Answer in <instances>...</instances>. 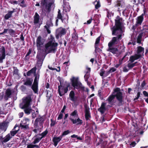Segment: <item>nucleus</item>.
<instances>
[{
    "label": "nucleus",
    "mask_w": 148,
    "mask_h": 148,
    "mask_svg": "<svg viewBox=\"0 0 148 148\" xmlns=\"http://www.w3.org/2000/svg\"><path fill=\"white\" fill-rule=\"evenodd\" d=\"M144 52V48L141 46H139L137 47V54H140V53H142L143 54Z\"/></svg>",
    "instance_id": "nucleus-26"
},
{
    "label": "nucleus",
    "mask_w": 148,
    "mask_h": 148,
    "mask_svg": "<svg viewBox=\"0 0 148 148\" xmlns=\"http://www.w3.org/2000/svg\"><path fill=\"white\" fill-rule=\"evenodd\" d=\"M9 33L10 35H14L15 32L14 30H13L12 29H10L8 30Z\"/></svg>",
    "instance_id": "nucleus-45"
},
{
    "label": "nucleus",
    "mask_w": 148,
    "mask_h": 148,
    "mask_svg": "<svg viewBox=\"0 0 148 148\" xmlns=\"http://www.w3.org/2000/svg\"><path fill=\"white\" fill-rule=\"evenodd\" d=\"M48 68L49 69L52 70H56L57 72H60V67L59 66H58V68L59 69V70H57L56 68H53L52 67H49V66H48Z\"/></svg>",
    "instance_id": "nucleus-48"
},
{
    "label": "nucleus",
    "mask_w": 148,
    "mask_h": 148,
    "mask_svg": "<svg viewBox=\"0 0 148 148\" xmlns=\"http://www.w3.org/2000/svg\"><path fill=\"white\" fill-rule=\"evenodd\" d=\"M44 27L46 30L47 33L48 34H50L51 33V32L50 30H49V28L50 27H48L47 26V25L45 26Z\"/></svg>",
    "instance_id": "nucleus-54"
},
{
    "label": "nucleus",
    "mask_w": 148,
    "mask_h": 148,
    "mask_svg": "<svg viewBox=\"0 0 148 148\" xmlns=\"http://www.w3.org/2000/svg\"><path fill=\"white\" fill-rule=\"evenodd\" d=\"M71 81L72 86L74 88L80 89L83 91L84 90V87L83 86L82 83L79 81L78 77H73L71 79Z\"/></svg>",
    "instance_id": "nucleus-6"
},
{
    "label": "nucleus",
    "mask_w": 148,
    "mask_h": 148,
    "mask_svg": "<svg viewBox=\"0 0 148 148\" xmlns=\"http://www.w3.org/2000/svg\"><path fill=\"white\" fill-rule=\"evenodd\" d=\"M85 108V116L86 121L90 120V118H91L90 113V108L88 105L85 104L84 105Z\"/></svg>",
    "instance_id": "nucleus-13"
},
{
    "label": "nucleus",
    "mask_w": 148,
    "mask_h": 148,
    "mask_svg": "<svg viewBox=\"0 0 148 148\" xmlns=\"http://www.w3.org/2000/svg\"><path fill=\"white\" fill-rule=\"evenodd\" d=\"M29 119H28L25 118L22 121L21 123H20V124H22L23 125H29Z\"/></svg>",
    "instance_id": "nucleus-33"
},
{
    "label": "nucleus",
    "mask_w": 148,
    "mask_h": 148,
    "mask_svg": "<svg viewBox=\"0 0 148 148\" xmlns=\"http://www.w3.org/2000/svg\"><path fill=\"white\" fill-rule=\"evenodd\" d=\"M146 83L145 80L143 81L141 83V86L142 88H143L146 85Z\"/></svg>",
    "instance_id": "nucleus-60"
},
{
    "label": "nucleus",
    "mask_w": 148,
    "mask_h": 148,
    "mask_svg": "<svg viewBox=\"0 0 148 148\" xmlns=\"http://www.w3.org/2000/svg\"><path fill=\"white\" fill-rule=\"evenodd\" d=\"M40 19V16L39 14L36 12L35 13V15L34 16V22L35 24L38 23L39 22Z\"/></svg>",
    "instance_id": "nucleus-25"
},
{
    "label": "nucleus",
    "mask_w": 148,
    "mask_h": 148,
    "mask_svg": "<svg viewBox=\"0 0 148 148\" xmlns=\"http://www.w3.org/2000/svg\"><path fill=\"white\" fill-rule=\"evenodd\" d=\"M71 115L74 117L78 116L77 111V110H74L72 113H71Z\"/></svg>",
    "instance_id": "nucleus-46"
},
{
    "label": "nucleus",
    "mask_w": 148,
    "mask_h": 148,
    "mask_svg": "<svg viewBox=\"0 0 148 148\" xmlns=\"http://www.w3.org/2000/svg\"><path fill=\"white\" fill-rule=\"evenodd\" d=\"M13 75L14 74L18 75V70L17 69V67H13Z\"/></svg>",
    "instance_id": "nucleus-40"
},
{
    "label": "nucleus",
    "mask_w": 148,
    "mask_h": 148,
    "mask_svg": "<svg viewBox=\"0 0 148 148\" xmlns=\"http://www.w3.org/2000/svg\"><path fill=\"white\" fill-rule=\"evenodd\" d=\"M37 62L36 66L40 68H41L42 66L44 58H43V55L41 54H38L36 56Z\"/></svg>",
    "instance_id": "nucleus-12"
},
{
    "label": "nucleus",
    "mask_w": 148,
    "mask_h": 148,
    "mask_svg": "<svg viewBox=\"0 0 148 148\" xmlns=\"http://www.w3.org/2000/svg\"><path fill=\"white\" fill-rule=\"evenodd\" d=\"M13 12L12 11H8V13L6 14L4 16V18L5 20H8L10 18L12 17Z\"/></svg>",
    "instance_id": "nucleus-27"
},
{
    "label": "nucleus",
    "mask_w": 148,
    "mask_h": 148,
    "mask_svg": "<svg viewBox=\"0 0 148 148\" xmlns=\"http://www.w3.org/2000/svg\"><path fill=\"white\" fill-rule=\"evenodd\" d=\"M20 36H21V37H20V39L22 41H23V45H24V43L25 42V41H24V37H23V33H22L20 35Z\"/></svg>",
    "instance_id": "nucleus-55"
},
{
    "label": "nucleus",
    "mask_w": 148,
    "mask_h": 148,
    "mask_svg": "<svg viewBox=\"0 0 148 148\" xmlns=\"http://www.w3.org/2000/svg\"><path fill=\"white\" fill-rule=\"evenodd\" d=\"M55 0H41L40 6L46 13H49L51 8L55 5Z\"/></svg>",
    "instance_id": "nucleus-5"
},
{
    "label": "nucleus",
    "mask_w": 148,
    "mask_h": 148,
    "mask_svg": "<svg viewBox=\"0 0 148 148\" xmlns=\"http://www.w3.org/2000/svg\"><path fill=\"white\" fill-rule=\"evenodd\" d=\"M70 133V132L69 130H68L64 131L62 134L60 136L62 137V138L64 136L67 135Z\"/></svg>",
    "instance_id": "nucleus-41"
},
{
    "label": "nucleus",
    "mask_w": 148,
    "mask_h": 148,
    "mask_svg": "<svg viewBox=\"0 0 148 148\" xmlns=\"http://www.w3.org/2000/svg\"><path fill=\"white\" fill-rule=\"evenodd\" d=\"M48 131L47 130H46L45 131L42 132V133L39 134V135L41 136V138H43L45 137L47 134Z\"/></svg>",
    "instance_id": "nucleus-39"
},
{
    "label": "nucleus",
    "mask_w": 148,
    "mask_h": 148,
    "mask_svg": "<svg viewBox=\"0 0 148 148\" xmlns=\"http://www.w3.org/2000/svg\"><path fill=\"white\" fill-rule=\"evenodd\" d=\"M116 97L117 100L119 101V105H123V101L122 93L121 92L119 88H114L112 92V94L110 95L106 100L108 101L109 104L112 105L114 103V99Z\"/></svg>",
    "instance_id": "nucleus-2"
},
{
    "label": "nucleus",
    "mask_w": 148,
    "mask_h": 148,
    "mask_svg": "<svg viewBox=\"0 0 148 148\" xmlns=\"http://www.w3.org/2000/svg\"><path fill=\"white\" fill-rule=\"evenodd\" d=\"M129 69H128L126 66H124L123 68V72H126L128 71Z\"/></svg>",
    "instance_id": "nucleus-64"
},
{
    "label": "nucleus",
    "mask_w": 148,
    "mask_h": 148,
    "mask_svg": "<svg viewBox=\"0 0 148 148\" xmlns=\"http://www.w3.org/2000/svg\"><path fill=\"white\" fill-rule=\"evenodd\" d=\"M57 18L58 19L61 20L62 23H64V20L65 19V18H63L62 16L60 13V10H59L58 11V14Z\"/></svg>",
    "instance_id": "nucleus-28"
},
{
    "label": "nucleus",
    "mask_w": 148,
    "mask_h": 148,
    "mask_svg": "<svg viewBox=\"0 0 148 148\" xmlns=\"http://www.w3.org/2000/svg\"><path fill=\"white\" fill-rule=\"evenodd\" d=\"M58 44L55 42L54 37H51L49 41L45 45L46 50H48V53H55L56 51Z\"/></svg>",
    "instance_id": "nucleus-4"
},
{
    "label": "nucleus",
    "mask_w": 148,
    "mask_h": 148,
    "mask_svg": "<svg viewBox=\"0 0 148 148\" xmlns=\"http://www.w3.org/2000/svg\"><path fill=\"white\" fill-rule=\"evenodd\" d=\"M51 123L50 124V126L52 127L54 126L56 124V121H53L52 119H51Z\"/></svg>",
    "instance_id": "nucleus-53"
},
{
    "label": "nucleus",
    "mask_w": 148,
    "mask_h": 148,
    "mask_svg": "<svg viewBox=\"0 0 148 148\" xmlns=\"http://www.w3.org/2000/svg\"><path fill=\"white\" fill-rule=\"evenodd\" d=\"M112 143H110L108 144L107 145V148H113V146L112 144Z\"/></svg>",
    "instance_id": "nucleus-63"
},
{
    "label": "nucleus",
    "mask_w": 148,
    "mask_h": 148,
    "mask_svg": "<svg viewBox=\"0 0 148 148\" xmlns=\"http://www.w3.org/2000/svg\"><path fill=\"white\" fill-rule=\"evenodd\" d=\"M22 102L20 104V107L22 109H24L25 114H29L31 111L32 109L29 108L30 105V102L32 99L31 96L28 95L22 99Z\"/></svg>",
    "instance_id": "nucleus-3"
},
{
    "label": "nucleus",
    "mask_w": 148,
    "mask_h": 148,
    "mask_svg": "<svg viewBox=\"0 0 148 148\" xmlns=\"http://www.w3.org/2000/svg\"><path fill=\"white\" fill-rule=\"evenodd\" d=\"M69 96L70 100L73 102H76L77 100V98L75 97V93L74 91L71 90L70 92Z\"/></svg>",
    "instance_id": "nucleus-23"
},
{
    "label": "nucleus",
    "mask_w": 148,
    "mask_h": 148,
    "mask_svg": "<svg viewBox=\"0 0 148 148\" xmlns=\"http://www.w3.org/2000/svg\"><path fill=\"white\" fill-rule=\"evenodd\" d=\"M116 69L114 67H112L110 68V70L108 71H107L106 73V75L105 76V77L107 76L108 75H109L110 73L112 72H113L116 71Z\"/></svg>",
    "instance_id": "nucleus-31"
},
{
    "label": "nucleus",
    "mask_w": 148,
    "mask_h": 148,
    "mask_svg": "<svg viewBox=\"0 0 148 148\" xmlns=\"http://www.w3.org/2000/svg\"><path fill=\"white\" fill-rule=\"evenodd\" d=\"M5 57V47L3 46L0 49V63L3 62Z\"/></svg>",
    "instance_id": "nucleus-14"
},
{
    "label": "nucleus",
    "mask_w": 148,
    "mask_h": 148,
    "mask_svg": "<svg viewBox=\"0 0 148 148\" xmlns=\"http://www.w3.org/2000/svg\"><path fill=\"white\" fill-rule=\"evenodd\" d=\"M142 57L141 54H135L134 56H131L129 58V61L131 63L133 62L135 60H137L140 58Z\"/></svg>",
    "instance_id": "nucleus-17"
},
{
    "label": "nucleus",
    "mask_w": 148,
    "mask_h": 148,
    "mask_svg": "<svg viewBox=\"0 0 148 148\" xmlns=\"http://www.w3.org/2000/svg\"><path fill=\"white\" fill-rule=\"evenodd\" d=\"M36 47L38 50H41L42 47L43 45L45 40L40 36H39L36 39Z\"/></svg>",
    "instance_id": "nucleus-11"
},
{
    "label": "nucleus",
    "mask_w": 148,
    "mask_h": 148,
    "mask_svg": "<svg viewBox=\"0 0 148 148\" xmlns=\"http://www.w3.org/2000/svg\"><path fill=\"white\" fill-rule=\"evenodd\" d=\"M61 113L62 112L60 113V114H59V115L58 117V118L57 119L58 120H61L63 116V114Z\"/></svg>",
    "instance_id": "nucleus-57"
},
{
    "label": "nucleus",
    "mask_w": 148,
    "mask_h": 148,
    "mask_svg": "<svg viewBox=\"0 0 148 148\" xmlns=\"http://www.w3.org/2000/svg\"><path fill=\"white\" fill-rule=\"evenodd\" d=\"M63 10L66 12L70 11L71 8L69 5V2H63Z\"/></svg>",
    "instance_id": "nucleus-19"
},
{
    "label": "nucleus",
    "mask_w": 148,
    "mask_h": 148,
    "mask_svg": "<svg viewBox=\"0 0 148 148\" xmlns=\"http://www.w3.org/2000/svg\"><path fill=\"white\" fill-rule=\"evenodd\" d=\"M97 110L98 111L100 112L102 114H103L105 112L106 110V109H104L100 107L97 109Z\"/></svg>",
    "instance_id": "nucleus-43"
},
{
    "label": "nucleus",
    "mask_w": 148,
    "mask_h": 148,
    "mask_svg": "<svg viewBox=\"0 0 148 148\" xmlns=\"http://www.w3.org/2000/svg\"><path fill=\"white\" fill-rule=\"evenodd\" d=\"M95 8L96 9H98L101 7V4L99 0L96 1L94 2Z\"/></svg>",
    "instance_id": "nucleus-29"
},
{
    "label": "nucleus",
    "mask_w": 148,
    "mask_h": 148,
    "mask_svg": "<svg viewBox=\"0 0 148 148\" xmlns=\"http://www.w3.org/2000/svg\"><path fill=\"white\" fill-rule=\"evenodd\" d=\"M136 20V23L139 26L141 25L144 20L143 14H141V15L138 16Z\"/></svg>",
    "instance_id": "nucleus-20"
},
{
    "label": "nucleus",
    "mask_w": 148,
    "mask_h": 148,
    "mask_svg": "<svg viewBox=\"0 0 148 148\" xmlns=\"http://www.w3.org/2000/svg\"><path fill=\"white\" fill-rule=\"evenodd\" d=\"M9 122H4L0 123V129L2 130L5 132L8 127Z\"/></svg>",
    "instance_id": "nucleus-18"
},
{
    "label": "nucleus",
    "mask_w": 148,
    "mask_h": 148,
    "mask_svg": "<svg viewBox=\"0 0 148 148\" xmlns=\"http://www.w3.org/2000/svg\"><path fill=\"white\" fill-rule=\"evenodd\" d=\"M100 37H99L97 38L95 42V45H98V44L100 42Z\"/></svg>",
    "instance_id": "nucleus-50"
},
{
    "label": "nucleus",
    "mask_w": 148,
    "mask_h": 148,
    "mask_svg": "<svg viewBox=\"0 0 148 148\" xmlns=\"http://www.w3.org/2000/svg\"><path fill=\"white\" fill-rule=\"evenodd\" d=\"M121 5V1L119 0H117L116 1V3L114 7H120Z\"/></svg>",
    "instance_id": "nucleus-44"
},
{
    "label": "nucleus",
    "mask_w": 148,
    "mask_h": 148,
    "mask_svg": "<svg viewBox=\"0 0 148 148\" xmlns=\"http://www.w3.org/2000/svg\"><path fill=\"white\" fill-rule=\"evenodd\" d=\"M35 147L39 148V146L38 145H33L32 144L27 145V148H34Z\"/></svg>",
    "instance_id": "nucleus-37"
},
{
    "label": "nucleus",
    "mask_w": 148,
    "mask_h": 148,
    "mask_svg": "<svg viewBox=\"0 0 148 148\" xmlns=\"http://www.w3.org/2000/svg\"><path fill=\"white\" fill-rule=\"evenodd\" d=\"M95 51L96 53L97 52L99 53L101 52L102 50L98 47V45H95Z\"/></svg>",
    "instance_id": "nucleus-42"
},
{
    "label": "nucleus",
    "mask_w": 148,
    "mask_h": 148,
    "mask_svg": "<svg viewBox=\"0 0 148 148\" xmlns=\"http://www.w3.org/2000/svg\"><path fill=\"white\" fill-rule=\"evenodd\" d=\"M18 130L14 131H11L10 132V134L11 136H14L18 132Z\"/></svg>",
    "instance_id": "nucleus-47"
},
{
    "label": "nucleus",
    "mask_w": 148,
    "mask_h": 148,
    "mask_svg": "<svg viewBox=\"0 0 148 148\" xmlns=\"http://www.w3.org/2000/svg\"><path fill=\"white\" fill-rule=\"evenodd\" d=\"M33 82V79L32 78L27 77L24 83V85L29 86H32Z\"/></svg>",
    "instance_id": "nucleus-22"
},
{
    "label": "nucleus",
    "mask_w": 148,
    "mask_h": 148,
    "mask_svg": "<svg viewBox=\"0 0 148 148\" xmlns=\"http://www.w3.org/2000/svg\"><path fill=\"white\" fill-rule=\"evenodd\" d=\"M36 66H35L30 70L32 73H34V76L37 75H38V74H39L38 73H36Z\"/></svg>",
    "instance_id": "nucleus-36"
},
{
    "label": "nucleus",
    "mask_w": 148,
    "mask_h": 148,
    "mask_svg": "<svg viewBox=\"0 0 148 148\" xmlns=\"http://www.w3.org/2000/svg\"><path fill=\"white\" fill-rule=\"evenodd\" d=\"M143 30H148V26L147 25H144L143 26Z\"/></svg>",
    "instance_id": "nucleus-62"
},
{
    "label": "nucleus",
    "mask_w": 148,
    "mask_h": 148,
    "mask_svg": "<svg viewBox=\"0 0 148 148\" xmlns=\"http://www.w3.org/2000/svg\"><path fill=\"white\" fill-rule=\"evenodd\" d=\"M70 119L73 124H76L77 125H81L83 123L82 120L80 119L79 118L77 119H74L72 118H70Z\"/></svg>",
    "instance_id": "nucleus-24"
},
{
    "label": "nucleus",
    "mask_w": 148,
    "mask_h": 148,
    "mask_svg": "<svg viewBox=\"0 0 148 148\" xmlns=\"http://www.w3.org/2000/svg\"><path fill=\"white\" fill-rule=\"evenodd\" d=\"M62 138L60 136L58 137H54L53 138L52 141L54 143V145L55 147L57 146L58 143L61 140Z\"/></svg>",
    "instance_id": "nucleus-21"
},
{
    "label": "nucleus",
    "mask_w": 148,
    "mask_h": 148,
    "mask_svg": "<svg viewBox=\"0 0 148 148\" xmlns=\"http://www.w3.org/2000/svg\"><path fill=\"white\" fill-rule=\"evenodd\" d=\"M11 138L12 136H11L10 133L6 135L4 138H3V136H0V142L3 144L4 143H6Z\"/></svg>",
    "instance_id": "nucleus-15"
},
{
    "label": "nucleus",
    "mask_w": 148,
    "mask_h": 148,
    "mask_svg": "<svg viewBox=\"0 0 148 148\" xmlns=\"http://www.w3.org/2000/svg\"><path fill=\"white\" fill-rule=\"evenodd\" d=\"M100 72L99 74L101 76H103L104 74L105 73V71L102 68L100 70Z\"/></svg>",
    "instance_id": "nucleus-51"
},
{
    "label": "nucleus",
    "mask_w": 148,
    "mask_h": 148,
    "mask_svg": "<svg viewBox=\"0 0 148 148\" xmlns=\"http://www.w3.org/2000/svg\"><path fill=\"white\" fill-rule=\"evenodd\" d=\"M123 19L120 18L119 16L116 17V19H115V25L111 28L112 31V35L116 36L118 34L117 31H120V34L117 36L112 38L111 40L108 43V48L107 51L111 52L113 54H117L119 52V49L116 47L113 46L117 44L119 40L122 38V34L123 33L122 30L123 26V23L122 22Z\"/></svg>",
    "instance_id": "nucleus-1"
},
{
    "label": "nucleus",
    "mask_w": 148,
    "mask_h": 148,
    "mask_svg": "<svg viewBox=\"0 0 148 148\" xmlns=\"http://www.w3.org/2000/svg\"><path fill=\"white\" fill-rule=\"evenodd\" d=\"M107 144V142L106 141H104L102 143H101V146L103 148H104L105 147L107 146L106 145Z\"/></svg>",
    "instance_id": "nucleus-52"
},
{
    "label": "nucleus",
    "mask_w": 148,
    "mask_h": 148,
    "mask_svg": "<svg viewBox=\"0 0 148 148\" xmlns=\"http://www.w3.org/2000/svg\"><path fill=\"white\" fill-rule=\"evenodd\" d=\"M20 127L21 130H26L29 129V125H23L22 124H20Z\"/></svg>",
    "instance_id": "nucleus-34"
},
{
    "label": "nucleus",
    "mask_w": 148,
    "mask_h": 148,
    "mask_svg": "<svg viewBox=\"0 0 148 148\" xmlns=\"http://www.w3.org/2000/svg\"><path fill=\"white\" fill-rule=\"evenodd\" d=\"M78 39L77 34V33H74L72 34L71 40H77Z\"/></svg>",
    "instance_id": "nucleus-38"
},
{
    "label": "nucleus",
    "mask_w": 148,
    "mask_h": 148,
    "mask_svg": "<svg viewBox=\"0 0 148 148\" xmlns=\"http://www.w3.org/2000/svg\"><path fill=\"white\" fill-rule=\"evenodd\" d=\"M34 76L35 78L33 83L31 86V88L35 93H38V81L40 75L38 74L37 75Z\"/></svg>",
    "instance_id": "nucleus-8"
},
{
    "label": "nucleus",
    "mask_w": 148,
    "mask_h": 148,
    "mask_svg": "<svg viewBox=\"0 0 148 148\" xmlns=\"http://www.w3.org/2000/svg\"><path fill=\"white\" fill-rule=\"evenodd\" d=\"M45 116H39L35 120L34 124V128H38L40 129L43 127V125L45 120Z\"/></svg>",
    "instance_id": "nucleus-7"
},
{
    "label": "nucleus",
    "mask_w": 148,
    "mask_h": 148,
    "mask_svg": "<svg viewBox=\"0 0 148 148\" xmlns=\"http://www.w3.org/2000/svg\"><path fill=\"white\" fill-rule=\"evenodd\" d=\"M60 85L58 86V92L59 95L61 97L65 94L66 93L68 90V88L69 86V85L67 86V87L64 88V87L62 86L61 85V83L60 80Z\"/></svg>",
    "instance_id": "nucleus-10"
},
{
    "label": "nucleus",
    "mask_w": 148,
    "mask_h": 148,
    "mask_svg": "<svg viewBox=\"0 0 148 148\" xmlns=\"http://www.w3.org/2000/svg\"><path fill=\"white\" fill-rule=\"evenodd\" d=\"M57 32L58 33V35L61 37L62 36L65 35L66 33V30L64 28L61 27L58 28L56 30Z\"/></svg>",
    "instance_id": "nucleus-16"
},
{
    "label": "nucleus",
    "mask_w": 148,
    "mask_h": 148,
    "mask_svg": "<svg viewBox=\"0 0 148 148\" xmlns=\"http://www.w3.org/2000/svg\"><path fill=\"white\" fill-rule=\"evenodd\" d=\"M143 35V32H141L138 35L137 38L141 39Z\"/></svg>",
    "instance_id": "nucleus-61"
},
{
    "label": "nucleus",
    "mask_w": 148,
    "mask_h": 148,
    "mask_svg": "<svg viewBox=\"0 0 148 148\" xmlns=\"http://www.w3.org/2000/svg\"><path fill=\"white\" fill-rule=\"evenodd\" d=\"M12 94V92L10 88H7L5 90V95H4L3 93L0 94V101L2 100L4 98L5 101H7L8 99L10 98Z\"/></svg>",
    "instance_id": "nucleus-9"
},
{
    "label": "nucleus",
    "mask_w": 148,
    "mask_h": 148,
    "mask_svg": "<svg viewBox=\"0 0 148 148\" xmlns=\"http://www.w3.org/2000/svg\"><path fill=\"white\" fill-rule=\"evenodd\" d=\"M53 19V17H51L50 18L49 20L47 21L46 25H47L49 27L53 26V24L52 23V20Z\"/></svg>",
    "instance_id": "nucleus-30"
},
{
    "label": "nucleus",
    "mask_w": 148,
    "mask_h": 148,
    "mask_svg": "<svg viewBox=\"0 0 148 148\" xmlns=\"http://www.w3.org/2000/svg\"><path fill=\"white\" fill-rule=\"evenodd\" d=\"M9 2L11 4H18V2L16 1H13L12 0H10Z\"/></svg>",
    "instance_id": "nucleus-59"
},
{
    "label": "nucleus",
    "mask_w": 148,
    "mask_h": 148,
    "mask_svg": "<svg viewBox=\"0 0 148 148\" xmlns=\"http://www.w3.org/2000/svg\"><path fill=\"white\" fill-rule=\"evenodd\" d=\"M99 139L100 140H99V142H98V143H97V144H96V146H97L100 144L101 145V143L103 141V140L102 139H101V138H99Z\"/></svg>",
    "instance_id": "nucleus-58"
},
{
    "label": "nucleus",
    "mask_w": 148,
    "mask_h": 148,
    "mask_svg": "<svg viewBox=\"0 0 148 148\" xmlns=\"http://www.w3.org/2000/svg\"><path fill=\"white\" fill-rule=\"evenodd\" d=\"M137 63V62L132 64L131 63H129L127 65V66L130 69H132L134 66L138 65V64H136Z\"/></svg>",
    "instance_id": "nucleus-32"
},
{
    "label": "nucleus",
    "mask_w": 148,
    "mask_h": 148,
    "mask_svg": "<svg viewBox=\"0 0 148 148\" xmlns=\"http://www.w3.org/2000/svg\"><path fill=\"white\" fill-rule=\"evenodd\" d=\"M101 139H104L108 138V136L106 134H101Z\"/></svg>",
    "instance_id": "nucleus-49"
},
{
    "label": "nucleus",
    "mask_w": 148,
    "mask_h": 148,
    "mask_svg": "<svg viewBox=\"0 0 148 148\" xmlns=\"http://www.w3.org/2000/svg\"><path fill=\"white\" fill-rule=\"evenodd\" d=\"M40 141V139H39L38 138H36L34 141L32 143H33L34 144H35L36 143H38L39 141Z\"/></svg>",
    "instance_id": "nucleus-56"
},
{
    "label": "nucleus",
    "mask_w": 148,
    "mask_h": 148,
    "mask_svg": "<svg viewBox=\"0 0 148 148\" xmlns=\"http://www.w3.org/2000/svg\"><path fill=\"white\" fill-rule=\"evenodd\" d=\"M19 1H21V2L19 3V5L22 7H25L27 5L25 3L24 0H18Z\"/></svg>",
    "instance_id": "nucleus-35"
}]
</instances>
